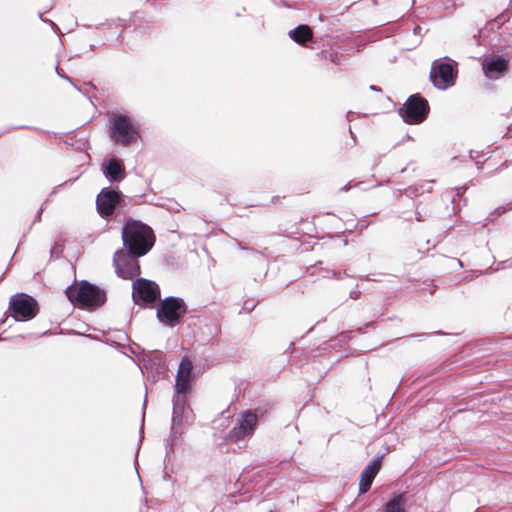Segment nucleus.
Wrapping results in <instances>:
<instances>
[{"label": "nucleus", "instance_id": "17", "mask_svg": "<svg viewBox=\"0 0 512 512\" xmlns=\"http://www.w3.org/2000/svg\"><path fill=\"white\" fill-rule=\"evenodd\" d=\"M378 512H406L405 495L393 492Z\"/></svg>", "mask_w": 512, "mask_h": 512}, {"label": "nucleus", "instance_id": "2", "mask_svg": "<svg viewBox=\"0 0 512 512\" xmlns=\"http://www.w3.org/2000/svg\"><path fill=\"white\" fill-rule=\"evenodd\" d=\"M124 249L136 256H144L154 245V235L151 228L136 220H128L122 229Z\"/></svg>", "mask_w": 512, "mask_h": 512}, {"label": "nucleus", "instance_id": "24", "mask_svg": "<svg viewBox=\"0 0 512 512\" xmlns=\"http://www.w3.org/2000/svg\"><path fill=\"white\" fill-rule=\"evenodd\" d=\"M160 376L166 377L167 375L166 374H158L156 371H154V372L148 371L147 379H148V381L154 383V382L158 381Z\"/></svg>", "mask_w": 512, "mask_h": 512}, {"label": "nucleus", "instance_id": "29", "mask_svg": "<svg viewBox=\"0 0 512 512\" xmlns=\"http://www.w3.org/2000/svg\"><path fill=\"white\" fill-rule=\"evenodd\" d=\"M282 357H283L282 366L284 367L285 363L289 362V356L287 355V350L284 351V353L282 354Z\"/></svg>", "mask_w": 512, "mask_h": 512}, {"label": "nucleus", "instance_id": "1", "mask_svg": "<svg viewBox=\"0 0 512 512\" xmlns=\"http://www.w3.org/2000/svg\"><path fill=\"white\" fill-rule=\"evenodd\" d=\"M194 421V413L189 404V397H172L171 428L168 437L165 439V460L174 453V447L178 444L184 434V424Z\"/></svg>", "mask_w": 512, "mask_h": 512}, {"label": "nucleus", "instance_id": "30", "mask_svg": "<svg viewBox=\"0 0 512 512\" xmlns=\"http://www.w3.org/2000/svg\"><path fill=\"white\" fill-rule=\"evenodd\" d=\"M429 335H430L429 333H419V334L413 335V337H416L419 339H424V338L428 337Z\"/></svg>", "mask_w": 512, "mask_h": 512}, {"label": "nucleus", "instance_id": "11", "mask_svg": "<svg viewBox=\"0 0 512 512\" xmlns=\"http://www.w3.org/2000/svg\"><path fill=\"white\" fill-rule=\"evenodd\" d=\"M427 112V102L418 96H412L404 105L403 118L409 124H416L425 119Z\"/></svg>", "mask_w": 512, "mask_h": 512}, {"label": "nucleus", "instance_id": "5", "mask_svg": "<svg viewBox=\"0 0 512 512\" xmlns=\"http://www.w3.org/2000/svg\"><path fill=\"white\" fill-rule=\"evenodd\" d=\"M107 290H63L74 308L95 311L107 301Z\"/></svg>", "mask_w": 512, "mask_h": 512}, {"label": "nucleus", "instance_id": "28", "mask_svg": "<svg viewBox=\"0 0 512 512\" xmlns=\"http://www.w3.org/2000/svg\"><path fill=\"white\" fill-rule=\"evenodd\" d=\"M373 325H374V321H369V322L365 323V324H364V326L357 328V329H356V332H358V333H363V332H364V329H366V328H370V327H372Z\"/></svg>", "mask_w": 512, "mask_h": 512}, {"label": "nucleus", "instance_id": "26", "mask_svg": "<svg viewBox=\"0 0 512 512\" xmlns=\"http://www.w3.org/2000/svg\"><path fill=\"white\" fill-rule=\"evenodd\" d=\"M147 406V391L145 392L144 401L142 405V425H144V418H145V409ZM143 426L140 427V432H142Z\"/></svg>", "mask_w": 512, "mask_h": 512}, {"label": "nucleus", "instance_id": "15", "mask_svg": "<svg viewBox=\"0 0 512 512\" xmlns=\"http://www.w3.org/2000/svg\"><path fill=\"white\" fill-rule=\"evenodd\" d=\"M507 61L498 56L490 57L483 62V71L489 78H499L507 70Z\"/></svg>", "mask_w": 512, "mask_h": 512}, {"label": "nucleus", "instance_id": "33", "mask_svg": "<svg viewBox=\"0 0 512 512\" xmlns=\"http://www.w3.org/2000/svg\"><path fill=\"white\" fill-rule=\"evenodd\" d=\"M86 337H88V338H90V339H93V340H97V341H99V339H98L97 337H95V336H93V335H91V334L86 335Z\"/></svg>", "mask_w": 512, "mask_h": 512}, {"label": "nucleus", "instance_id": "20", "mask_svg": "<svg viewBox=\"0 0 512 512\" xmlns=\"http://www.w3.org/2000/svg\"><path fill=\"white\" fill-rule=\"evenodd\" d=\"M192 368V362L187 357H183L180 360L177 374H185V376H190Z\"/></svg>", "mask_w": 512, "mask_h": 512}, {"label": "nucleus", "instance_id": "10", "mask_svg": "<svg viewBox=\"0 0 512 512\" xmlns=\"http://www.w3.org/2000/svg\"><path fill=\"white\" fill-rule=\"evenodd\" d=\"M387 452H389L388 448L386 449V452H378L373 457V459H371L368 462V464L364 467V469L360 473L359 483H358V495L359 496L364 495L365 493H367L370 490L375 477L377 476V474L379 473V471L382 467V462H383L384 456Z\"/></svg>", "mask_w": 512, "mask_h": 512}, {"label": "nucleus", "instance_id": "18", "mask_svg": "<svg viewBox=\"0 0 512 512\" xmlns=\"http://www.w3.org/2000/svg\"><path fill=\"white\" fill-rule=\"evenodd\" d=\"M194 378L185 376V374H177L175 377L173 396L189 397L192 391Z\"/></svg>", "mask_w": 512, "mask_h": 512}, {"label": "nucleus", "instance_id": "3", "mask_svg": "<svg viewBox=\"0 0 512 512\" xmlns=\"http://www.w3.org/2000/svg\"><path fill=\"white\" fill-rule=\"evenodd\" d=\"M188 313L184 299L177 296L161 298L156 305V318L165 327L174 328L182 323Z\"/></svg>", "mask_w": 512, "mask_h": 512}, {"label": "nucleus", "instance_id": "22", "mask_svg": "<svg viewBox=\"0 0 512 512\" xmlns=\"http://www.w3.org/2000/svg\"><path fill=\"white\" fill-rule=\"evenodd\" d=\"M158 285L150 280L139 278L134 281L132 288H157Z\"/></svg>", "mask_w": 512, "mask_h": 512}, {"label": "nucleus", "instance_id": "14", "mask_svg": "<svg viewBox=\"0 0 512 512\" xmlns=\"http://www.w3.org/2000/svg\"><path fill=\"white\" fill-rule=\"evenodd\" d=\"M120 195L117 191L104 189L97 197V208L101 215L108 216L113 213L119 202Z\"/></svg>", "mask_w": 512, "mask_h": 512}, {"label": "nucleus", "instance_id": "8", "mask_svg": "<svg viewBox=\"0 0 512 512\" xmlns=\"http://www.w3.org/2000/svg\"><path fill=\"white\" fill-rule=\"evenodd\" d=\"M138 257L124 248L118 249L113 255V267L116 275L126 280L138 276L140 273Z\"/></svg>", "mask_w": 512, "mask_h": 512}, {"label": "nucleus", "instance_id": "27", "mask_svg": "<svg viewBox=\"0 0 512 512\" xmlns=\"http://www.w3.org/2000/svg\"><path fill=\"white\" fill-rule=\"evenodd\" d=\"M361 292H362L361 290H350L349 297L351 299L356 300V299H358L360 297Z\"/></svg>", "mask_w": 512, "mask_h": 512}, {"label": "nucleus", "instance_id": "12", "mask_svg": "<svg viewBox=\"0 0 512 512\" xmlns=\"http://www.w3.org/2000/svg\"><path fill=\"white\" fill-rule=\"evenodd\" d=\"M141 361L147 371H156L158 374H166L168 365L165 361V355L162 351H149L143 355Z\"/></svg>", "mask_w": 512, "mask_h": 512}, {"label": "nucleus", "instance_id": "23", "mask_svg": "<svg viewBox=\"0 0 512 512\" xmlns=\"http://www.w3.org/2000/svg\"><path fill=\"white\" fill-rule=\"evenodd\" d=\"M257 303L258 301H255L254 299H246L243 303L242 309L239 310V313H242V311L246 313L252 312L255 309Z\"/></svg>", "mask_w": 512, "mask_h": 512}, {"label": "nucleus", "instance_id": "6", "mask_svg": "<svg viewBox=\"0 0 512 512\" xmlns=\"http://www.w3.org/2000/svg\"><path fill=\"white\" fill-rule=\"evenodd\" d=\"M264 416L261 408L247 409L241 412L234 427L228 432V438L234 442H240L251 437L258 425L259 420Z\"/></svg>", "mask_w": 512, "mask_h": 512}, {"label": "nucleus", "instance_id": "9", "mask_svg": "<svg viewBox=\"0 0 512 512\" xmlns=\"http://www.w3.org/2000/svg\"><path fill=\"white\" fill-rule=\"evenodd\" d=\"M430 79L438 89H446L455 82L453 65L446 60H437L432 64Z\"/></svg>", "mask_w": 512, "mask_h": 512}, {"label": "nucleus", "instance_id": "13", "mask_svg": "<svg viewBox=\"0 0 512 512\" xmlns=\"http://www.w3.org/2000/svg\"><path fill=\"white\" fill-rule=\"evenodd\" d=\"M161 290H132L133 303L142 309H156Z\"/></svg>", "mask_w": 512, "mask_h": 512}, {"label": "nucleus", "instance_id": "34", "mask_svg": "<svg viewBox=\"0 0 512 512\" xmlns=\"http://www.w3.org/2000/svg\"><path fill=\"white\" fill-rule=\"evenodd\" d=\"M169 479H170V476H169L167 473H165V474L163 475V480L167 481V480H169Z\"/></svg>", "mask_w": 512, "mask_h": 512}, {"label": "nucleus", "instance_id": "31", "mask_svg": "<svg viewBox=\"0 0 512 512\" xmlns=\"http://www.w3.org/2000/svg\"><path fill=\"white\" fill-rule=\"evenodd\" d=\"M432 334H434V335H439V336L447 335L446 333H444V332H443V331H441V330L434 331Z\"/></svg>", "mask_w": 512, "mask_h": 512}, {"label": "nucleus", "instance_id": "7", "mask_svg": "<svg viewBox=\"0 0 512 512\" xmlns=\"http://www.w3.org/2000/svg\"><path fill=\"white\" fill-rule=\"evenodd\" d=\"M111 136L121 145H130L139 137V127L124 115L111 118Z\"/></svg>", "mask_w": 512, "mask_h": 512}, {"label": "nucleus", "instance_id": "16", "mask_svg": "<svg viewBox=\"0 0 512 512\" xmlns=\"http://www.w3.org/2000/svg\"><path fill=\"white\" fill-rule=\"evenodd\" d=\"M102 171L112 181H121L125 177V170L120 160L111 158L102 164Z\"/></svg>", "mask_w": 512, "mask_h": 512}, {"label": "nucleus", "instance_id": "4", "mask_svg": "<svg viewBox=\"0 0 512 512\" xmlns=\"http://www.w3.org/2000/svg\"><path fill=\"white\" fill-rule=\"evenodd\" d=\"M40 312L39 302L25 292H17L9 299L5 314H9L16 322H27L34 319Z\"/></svg>", "mask_w": 512, "mask_h": 512}, {"label": "nucleus", "instance_id": "19", "mask_svg": "<svg viewBox=\"0 0 512 512\" xmlns=\"http://www.w3.org/2000/svg\"><path fill=\"white\" fill-rule=\"evenodd\" d=\"M290 36L293 38L294 41L297 43H305L307 40L311 39L312 32L310 28L306 25H300L293 31H291Z\"/></svg>", "mask_w": 512, "mask_h": 512}, {"label": "nucleus", "instance_id": "21", "mask_svg": "<svg viewBox=\"0 0 512 512\" xmlns=\"http://www.w3.org/2000/svg\"><path fill=\"white\" fill-rule=\"evenodd\" d=\"M350 339L349 335H346L344 333L338 335L337 337L331 338L328 341V346L331 348L341 347L342 345L346 344Z\"/></svg>", "mask_w": 512, "mask_h": 512}, {"label": "nucleus", "instance_id": "32", "mask_svg": "<svg viewBox=\"0 0 512 512\" xmlns=\"http://www.w3.org/2000/svg\"><path fill=\"white\" fill-rule=\"evenodd\" d=\"M5 322H6V317L4 315L2 318H0V328L5 324Z\"/></svg>", "mask_w": 512, "mask_h": 512}, {"label": "nucleus", "instance_id": "25", "mask_svg": "<svg viewBox=\"0 0 512 512\" xmlns=\"http://www.w3.org/2000/svg\"><path fill=\"white\" fill-rule=\"evenodd\" d=\"M68 288H83V289H86V288H96V287L91 285L87 281H81L80 284L75 283L74 285L69 286Z\"/></svg>", "mask_w": 512, "mask_h": 512}]
</instances>
